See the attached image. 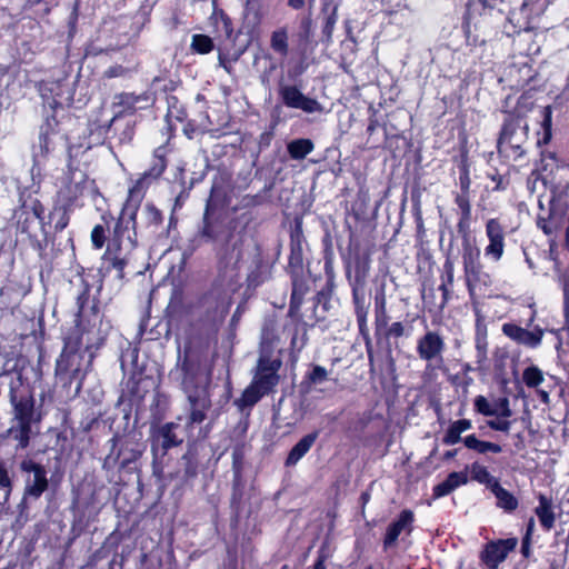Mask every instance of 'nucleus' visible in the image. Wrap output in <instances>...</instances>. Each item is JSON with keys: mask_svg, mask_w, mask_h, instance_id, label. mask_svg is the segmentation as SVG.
I'll return each mask as SVG.
<instances>
[{"mask_svg": "<svg viewBox=\"0 0 569 569\" xmlns=\"http://www.w3.org/2000/svg\"><path fill=\"white\" fill-rule=\"evenodd\" d=\"M170 377L178 381L187 395L189 415L186 419V427L192 433L194 425H201L211 408V399L208 391L209 373L202 365L201 356L186 346L183 351L179 350L177 365L170 372Z\"/></svg>", "mask_w": 569, "mask_h": 569, "instance_id": "nucleus-1", "label": "nucleus"}, {"mask_svg": "<svg viewBox=\"0 0 569 569\" xmlns=\"http://www.w3.org/2000/svg\"><path fill=\"white\" fill-rule=\"evenodd\" d=\"M33 371L30 361L21 355L8 358L1 370L0 377L8 378L9 400L22 397V391L29 386V373Z\"/></svg>", "mask_w": 569, "mask_h": 569, "instance_id": "nucleus-2", "label": "nucleus"}, {"mask_svg": "<svg viewBox=\"0 0 569 569\" xmlns=\"http://www.w3.org/2000/svg\"><path fill=\"white\" fill-rule=\"evenodd\" d=\"M528 137V126L518 119H509L503 123L498 151L507 158L517 160L525 154L523 144Z\"/></svg>", "mask_w": 569, "mask_h": 569, "instance_id": "nucleus-3", "label": "nucleus"}, {"mask_svg": "<svg viewBox=\"0 0 569 569\" xmlns=\"http://www.w3.org/2000/svg\"><path fill=\"white\" fill-rule=\"evenodd\" d=\"M166 148L159 147L156 149L153 154V164L149 171L144 172L129 189L128 199L123 208L127 211L137 209L144 197V191L149 187L150 182L159 178L166 169Z\"/></svg>", "mask_w": 569, "mask_h": 569, "instance_id": "nucleus-4", "label": "nucleus"}, {"mask_svg": "<svg viewBox=\"0 0 569 569\" xmlns=\"http://www.w3.org/2000/svg\"><path fill=\"white\" fill-rule=\"evenodd\" d=\"M13 407L14 419L17 420V429L11 430L18 439V446L27 447L29 435L31 431V422L34 416V402L31 396L16 398L14 402H10Z\"/></svg>", "mask_w": 569, "mask_h": 569, "instance_id": "nucleus-5", "label": "nucleus"}, {"mask_svg": "<svg viewBox=\"0 0 569 569\" xmlns=\"http://www.w3.org/2000/svg\"><path fill=\"white\" fill-rule=\"evenodd\" d=\"M187 418L188 416L186 418L178 417L179 422H168L158 429L152 440V452L154 460L162 459L169 449L177 447L182 442V438L176 433V429L180 427V422L186 423ZM198 426L199 425L193 426L192 433H189L187 431V427L184 426L186 435L188 437H194V429Z\"/></svg>", "mask_w": 569, "mask_h": 569, "instance_id": "nucleus-6", "label": "nucleus"}, {"mask_svg": "<svg viewBox=\"0 0 569 569\" xmlns=\"http://www.w3.org/2000/svg\"><path fill=\"white\" fill-rule=\"evenodd\" d=\"M136 212L127 211L126 208L114 224L113 239L110 243H114V248L120 251H132L136 247Z\"/></svg>", "mask_w": 569, "mask_h": 569, "instance_id": "nucleus-7", "label": "nucleus"}, {"mask_svg": "<svg viewBox=\"0 0 569 569\" xmlns=\"http://www.w3.org/2000/svg\"><path fill=\"white\" fill-rule=\"evenodd\" d=\"M81 360V356L78 352L63 351L56 365V375L64 386H71L73 381H77V392L81 389L83 379Z\"/></svg>", "mask_w": 569, "mask_h": 569, "instance_id": "nucleus-8", "label": "nucleus"}, {"mask_svg": "<svg viewBox=\"0 0 569 569\" xmlns=\"http://www.w3.org/2000/svg\"><path fill=\"white\" fill-rule=\"evenodd\" d=\"M280 367L281 360L272 359L262 347L252 382L269 393L279 382Z\"/></svg>", "mask_w": 569, "mask_h": 569, "instance_id": "nucleus-9", "label": "nucleus"}, {"mask_svg": "<svg viewBox=\"0 0 569 569\" xmlns=\"http://www.w3.org/2000/svg\"><path fill=\"white\" fill-rule=\"evenodd\" d=\"M88 186V177L82 170L69 169L62 178L58 197L62 202L72 204L79 197L83 196Z\"/></svg>", "mask_w": 569, "mask_h": 569, "instance_id": "nucleus-10", "label": "nucleus"}, {"mask_svg": "<svg viewBox=\"0 0 569 569\" xmlns=\"http://www.w3.org/2000/svg\"><path fill=\"white\" fill-rule=\"evenodd\" d=\"M565 210L556 204L552 203L550 208V213L548 218H539L537 221L538 227L547 234V236H555L549 240V249H550V257L555 261V268L556 270L559 269L557 259L555 257V252L557 249V234L562 229L563 224L567 222Z\"/></svg>", "mask_w": 569, "mask_h": 569, "instance_id": "nucleus-11", "label": "nucleus"}, {"mask_svg": "<svg viewBox=\"0 0 569 569\" xmlns=\"http://www.w3.org/2000/svg\"><path fill=\"white\" fill-rule=\"evenodd\" d=\"M279 96L288 108L299 109L306 113L322 112V104L316 99L309 98L302 91L291 84H282L279 88Z\"/></svg>", "mask_w": 569, "mask_h": 569, "instance_id": "nucleus-12", "label": "nucleus"}, {"mask_svg": "<svg viewBox=\"0 0 569 569\" xmlns=\"http://www.w3.org/2000/svg\"><path fill=\"white\" fill-rule=\"evenodd\" d=\"M479 259L480 250L466 238L462 244V263L470 296H473L476 282L480 278Z\"/></svg>", "mask_w": 569, "mask_h": 569, "instance_id": "nucleus-13", "label": "nucleus"}, {"mask_svg": "<svg viewBox=\"0 0 569 569\" xmlns=\"http://www.w3.org/2000/svg\"><path fill=\"white\" fill-rule=\"evenodd\" d=\"M488 246L485 248L486 258L498 262L505 252V231L497 219H489L486 223Z\"/></svg>", "mask_w": 569, "mask_h": 569, "instance_id": "nucleus-14", "label": "nucleus"}, {"mask_svg": "<svg viewBox=\"0 0 569 569\" xmlns=\"http://www.w3.org/2000/svg\"><path fill=\"white\" fill-rule=\"evenodd\" d=\"M517 546V539L510 538L489 542L481 553V559L489 569H497Z\"/></svg>", "mask_w": 569, "mask_h": 569, "instance_id": "nucleus-15", "label": "nucleus"}, {"mask_svg": "<svg viewBox=\"0 0 569 569\" xmlns=\"http://www.w3.org/2000/svg\"><path fill=\"white\" fill-rule=\"evenodd\" d=\"M502 332L515 342L528 348H538L541 345L543 329L536 327L533 330H527L515 323H503Z\"/></svg>", "mask_w": 569, "mask_h": 569, "instance_id": "nucleus-16", "label": "nucleus"}, {"mask_svg": "<svg viewBox=\"0 0 569 569\" xmlns=\"http://www.w3.org/2000/svg\"><path fill=\"white\" fill-rule=\"evenodd\" d=\"M445 341L439 333L428 331L417 342V352L420 359L431 362L442 360Z\"/></svg>", "mask_w": 569, "mask_h": 569, "instance_id": "nucleus-17", "label": "nucleus"}, {"mask_svg": "<svg viewBox=\"0 0 569 569\" xmlns=\"http://www.w3.org/2000/svg\"><path fill=\"white\" fill-rule=\"evenodd\" d=\"M412 522L413 513L410 510H402L398 518L387 528L383 539L385 548L393 546L401 533H410Z\"/></svg>", "mask_w": 569, "mask_h": 569, "instance_id": "nucleus-18", "label": "nucleus"}, {"mask_svg": "<svg viewBox=\"0 0 569 569\" xmlns=\"http://www.w3.org/2000/svg\"><path fill=\"white\" fill-rule=\"evenodd\" d=\"M475 409L477 412L490 418L501 413L512 415L509 399L506 397L489 400L485 396H478L475 399Z\"/></svg>", "mask_w": 569, "mask_h": 569, "instance_id": "nucleus-19", "label": "nucleus"}, {"mask_svg": "<svg viewBox=\"0 0 569 569\" xmlns=\"http://www.w3.org/2000/svg\"><path fill=\"white\" fill-rule=\"evenodd\" d=\"M370 266L371 259L369 254L356 257L353 269L347 272L351 289L365 290Z\"/></svg>", "mask_w": 569, "mask_h": 569, "instance_id": "nucleus-20", "label": "nucleus"}, {"mask_svg": "<svg viewBox=\"0 0 569 569\" xmlns=\"http://www.w3.org/2000/svg\"><path fill=\"white\" fill-rule=\"evenodd\" d=\"M151 102L150 97L147 93L133 94V93H119L114 97L113 104L119 107L117 116L122 113H133L138 109H143Z\"/></svg>", "mask_w": 569, "mask_h": 569, "instance_id": "nucleus-21", "label": "nucleus"}, {"mask_svg": "<svg viewBox=\"0 0 569 569\" xmlns=\"http://www.w3.org/2000/svg\"><path fill=\"white\" fill-rule=\"evenodd\" d=\"M89 299V291L86 289L81 295L78 296V326L82 330H89V327H96L101 322V317L98 307L93 305L90 309V316L87 313L84 303Z\"/></svg>", "mask_w": 569, "mask_h": 569, "instance_id": "nucleus-22", "label": "nucleus"}, {"mask_svg": "<svg viewBox=\"0 0 569 569\" xmlns=\"http://www.w3.org/2000/svg\"><path fill=\"white\" fill-rule=\"evenodd\" d=\"M23 470L33 473L32 481H29L27 493L39 498L48 488L47 472L42 465H22Z\"/></svg>", "mask_w": 569, "mask_h": 569, "instance_id": "nucleus-23", "label": "nucleus"}, {"mask_svg": "<svg viewBox=\"0 0 569 569\" xmlns=\"http://www.w3.org/2000/svg\"><path fill=\"white\" fill-rule=\"evenodd\" d=\"M468 481V476L465 472H452L448 476V478L437 485L433 488V498H441L449 495L456 488L461 485H465Z\"/></svg>", "mask_w": 569, "mask_h": 569, "instance_id": "nucleus-24", "label": "nucleus"}, {"mask_svg": "<svg viewBox=\"0 0 569 569\" xmlns=\"http://www.w3.org/2000/svg\"><path fill=\"white\" fill-rule=\"evenodd\" d=\"M262 20V10L258 1L248 0L243 16V29L251 33L260 24Z\"/></svg>", "mask_w": 569, "mask_h": 569, "instance_id": "nucleus-25", "label": "nucleus"}, {"mask_svg": "<svg viewBox=\"0 0 569 569\" xmlns=\"http://www.w3.org/2000/svg\"><path fill=\"white\" fill-rule=\"evenodd\" d=\"M131 251H120L118 248H114V243H109L106 260L111 264V267L117 271V277L119 279L123 278V269L128 263L129 253Z\"/></svg>", "mask_w": 569, "mask_h": 569, "instance_id": "nucleus-26", "label": "nucleus"}, {"mask_svg": "<svg viewBox=\"0 0 569 569\" xmlns=\"http://www.w3.org/2000/svg\"><path fill=\"white\" fill-rule=\"evenodd\" d=\"M536 515L540 525L550 530L555 525V513L552 510V501L545 495H539V505L536 508Z\"/></svg>", "mask_w": 569, "mask_h": 569, "instance_id": "nucleus-27", "label": "nucleus"}, {"mask_svg": "<svg viewBox=\"0 0 569 569\" xmlns=\"http://www.w3.org/2000/svg\"><path fill=\"white\" fill-rule=\"evenodd\" d=\"M268 392L261 389L254 382H251L242 392L241 397L234 401L239 409L250 408L254 406Z\"/></svg>", "mask_w": 569, "mask_h": 569, "instance_id": "nucleus-28", "label": "nucleus"}, {"mask_svg": "<svg viewBox=\"0 0 569 569\" xmlns=\"http://www.w3.org/2000/svg\"><path fill=\"white\" fill-rule=\"evenodd\" d=\"M318 438V432H311L301 438L291 449L286 462H298L311 449Z\"/></svg>", "mask_w": 569, "mask_h": 569, "instance_id": "nucleus-29", "label": "nucleus"}, {"mask_svg": "<svg viewBox=\"0 0 569 569\" xmlns=\"http://www.w3.org/2000/svg\"><path fill=\"white\" fill-rule=\"evenodd\" d=\"M471 427L472 423L469 419L453 421L443 436V442L450 446L458 443L461 440V433L470 430Z\"/></svg>", "mask_w": 569, "mask_h": 569, "instance_id": "nucleus-30", "label": "nucleus"}, {"mask_svg": "<svg viewBox=\"0 0 569 569\" xmlns=\"http://www.w3.org/2000/svg\"><path fill=\"white\" fill-rule=\"evenodd\" d=\"M456 203L460 210V219L458 222V230L467 233L471 217V206L468 197V192L463 191L456 197Z\"/></svg>", "mask_w": 569, "mask_h": 569, "instance_id": "nucleus-31", "label": "nucleus"}, {"mask_svg": "<svg viewBox=\"0 0 569 569\" xmlns=\"http://www.w3.org/2000/svg\"><path fill=\"white\" fill-rule=\"evenodd\" d=\"M463 442L468 449L473 450L478 453H498L501 451V447L499 445L489 441H482L478 439L475 435L467 436L463 439Z\"/></svg>", "mask_w": 569, "mask_h": 569, "instance_id": "nucleus-32", "label": "nucleus"}, {"mask_svg": "<svg viewBox=\"0 0 569 569\" xmlns=\"http://www.w3.org/2000/svg\"><path fill=\"white\" fill-rule=\"evenodd\" d=\"M491 491L496 496L497 505L500 508L507 511H512L517 508L518 500L509 491L500 487L499 482H493Z\"/></svg>", "mask_w": 569, "mask_h": 569, "instance_id": "nucleus-33", "label": "nucleus"}, {"mask_svg": "<svg viewBox=\"0 0 569 569\" xmlns=\"http://www.w3.org/2000/svg\"><path fill=\"white\" fill-rule=\"evenodd\" d=\"M352 300L359 328L362 329L366 326L368 317V306L366 305L365 290L352 289Z\"/></svg>", "mask_w": 569, "mask_h": 569, "instance_id": "nucleus-34", "label": "nucleus"}, {"mask_svg": "<svg viewBox=\"0 0 569 569\" xmlns=\"http://www.w3.org/2000/svg\"><path fill=\"white\" fill-rule=\"evenodd\" d=\"M203 306L207 307L208 315H207V321L217 325L223 321L228 308L224 306V303H219L218 301H213L209 298H206L203 301Z\"/></svg>", "mask_w": 569, "mask_h": 569, "instance_id": "nucleus-35", "label": "nucleus"}, {"mask_svg": "<svg viewBox=\"0 0 569 569\" xmlns=\"http://www.w3.org/2000/svg\"><path fill=\"white\" fill-rule=\"evenodd\" d=\"M313 150V143L309 139H297L288 144V152L295 160L305 159Z\"/></svg>", "mask_w": 569, "mask_h": 569, "instance_id": "nucleus-36", "label": "nucleus"}, {"mask_svg": "<svg viewBox=\"0 0 569 569\" xmlns=\"http://www.w3.org/2000/svg\"><path fill=\"white\" fill-rule=\"evenodd\" d=\"M71 204H67L62 202L61 206H56L53 210L49 214L50 222L54 223V229L58 231H62L69 223V212L68 208Z\"/></svg>", "mask_w": 569, "mask_h": 569, "instance_id": "nucleus-37", "label": "nucleus"}, {"mask_svg": "<svg viewBox=\"0 0 569 569\" xmlns=\"http://www.w3.org/2000/svg\"><path fill=\"white\" fill-rule=\"evenodd\" d=\"M270 46L273 51L286 57L288 54V33L287 30L280 28L272 32Z\"/></svg>", "mask_w": 569, "mask_h": 569, "instance_id": "nucleus-38", "label": "nucleus"}, {"mask_svg": "<svg viewBox=\"0 0 569 569\" xmlns=\"http://www.w3.org/2000/svg\"><path fill=\"white\" fill-rule=\"evenodd\" d=\"M515 422H516V419H512V415H507V413L502 415L501 413V415L491 417L487 421V425L496 431L509 433L512 426L515 425Z\"/></svg>", "mask_w": 569, "mask_h": 569, "instance_id": "nucleus-39", "label": "nucleus"}, {"mask_svg": "<svg viewBox=\"0 0 569 569\" xmlns=\"http://www.w3.org/2000/svg\"><path fill=\"white\" fill-rule=\"evenodd\" d=\"M488 341L487 332L485 329L478 328L476 336V359L479 366H483L488 359Z\"/></svg>", "mask_w": 569, "mask_h": 569, "instance_id": "nucleus-40", "label": "nucleus"}, {"mask_svg": "<svg viewBox=\"0 0 569 569\" xmlns=\"http://www.w3.org/2000/svg\"><path fill=\"white\" fill-rule=\"evenodd\" d=\"M471 478L487 485L490 489H492L493 482H498L482 465H471Z\"/></svg>", "mask_w": 569, "mask_h": 569, "instance_id": "nucleus-41", "label": "nucleus"}, {"mask_svg": "<svg viewBox=\"0 0 569 569\" xmlns=\"http://www.w3.org/2000/svg\"><path fill=\"white\" fill-rule=\"evenodd\" d=\"M522 379L527 387L537 388L543 381V373L539 368L532 366L523 371Z\"/></svg>", "mask_w": 569, "mask_h": 569, "instance_id": "nucleus-42", "label": "nucleus"}, {"mask_svg": "<svg viewBox=\"0 0 569 569\" xmlns=\"http://www.w3.org/2000/svg\"><path fill=\"white\" fill-rule=\"evenodd\" d=\"M191 48L193 51L204 54L212 50L213 42L208 36L194 34L192 37Z\"/></svg>", "mask_w": 569, "mask_h": 569, "instance_id": "nucleus-43", "label": "nucleus"}, {"mask_svg": "<svg viewBox=\"0 0 569 569\" xmlns=\"http://www.w3.org/2000/svg\"><path fill=\"white\" fill-rule=\"evenodd\" d=\"M91 241L96 249H101L106 243V228L97 224L91 231Z\"/></svg>", "mask_w": 569, "mask_h": 569, "instance_id": "nucleus-44", "label": "nucleus"}, {"mask_svg": "<svg viewBox=\"0 0 569 569\" xmlns=\"http://www.w3.org/2000/svg\"><path fill=\"white\" fill-rule=\"evenodd\" d=\"M308 378L312 383H321L327 380L328 371L325 367L317 365L312 368Z\"/></svg>", "mask_w": 569, "mask_h": 569, "instance_id": "nucleus-45", "label": "nucleus"}, {"mask_svg": "<svg viewBox=\"0 0 569 569\" xmlns=\"http://www.w3.org/2000/svg\"><path fill=\"white\" fill-rule=\"evenodd\" d=\"M242 259V251L238 246V241L232 243V251L229 254H226L227 264L237 266L239 261Z\"/></svg>", "mask_w": 569, "mask_h": 569, "instance_id": "nucleus-46", "label": "nucleus"}, {"mask_svg": "<svg viewBox=\"0 0 569 569\" xmlns=\"http://www.w3.org/2000/svg\"><path fill=\"white\" fill-rule=\"evenodd\" d=\"M563 313L566 325H569V277L563 278Z\"/></svg>", "mask_w": 569, "mask_h": 569, "instance_id": "nucleus-47", "label": "nucleus"}, {"mask_svg": "<svg viewBox=\"0 0 569 569\" xmlns=\"http://www.w3.org/2000/svg\"><path fill=\"white\" fill-rule=\"evenodd\" d=\"M542 126L545 129V142H547L551 137V109L549 107L543 110Z\"/></svg>", "mask_w": 569, "mask_h": 569, "instance_id": "nucleus-48", "label": "nucleus"}, {"mask_svg": "<svg viewBox=\"0 0 569 569\" xmlns=\"http://www.w3.org/2000/svg\"><path fill=\"white\" fill-rule=\"evenodd\" d=\"M146 212H147V216H148V219L150 222L156 223V224L161 222V220H162L161 212L154 206L147 204Z\"/></svg>", "mask_w": 569, "mask_h": 569, "instance_id": "nucleus-49", "label": "nucleus"}, {"mask_svg": "<svg viewBox=\"0 0 569 569\" xmlns=\"http://www.w3.org/2000/svg\"><path fill=\"white\" fill-rule=\"evenodd\" d=\"M127 72L122 66H112L104 71L106 78H118L124 76Z\"/></svg>", "mask_w": 569, "mask_h": 569, "instance_id": "nucleus-50", "label": "nucleus"}, {"mask_svg": "<svg viewBox=\"0 0 569 569\" xmlns=\"http://www.w3.org/2000/svg\"><path fill=\"white\" fill-rule=\"evenodd\" d=\"M403 333H405V327L401 322H393L388 329V335L390 337L399 338V337L403 336Z\"/></svg>", "mask_w": 569, "mask_h": 569, "instance_id": "nucleus-51", "label": "nucleus"}, {"mask_svg": "<svg viewBox=\"0 0 569 569\" xmlns=\"http://www.w3.org/2000/svg\"><path fill=\"white\" fill-rule=\"evenodd\" d=\"M0 486L7 489V492L10 491L11 481L8 476V471L4 469L3 465H0Z\"/></svg>", "mask_w": 569, "mask_h": 569, "instance_id": "nucleus-52", "label": "nucleus"}, {"mask_svg": "<svg viewBox=\"0 0 569 569\" xmlns=\"http://www.w3.org/2000/svg\"><path fill=\"white\" fill-rule=\"evenodd\" d=\"M32 210H33L34 216L39 220V222L41 224H44L46 223V221H44L46 219H44V208H43V206L39 201H36L33 203Z\"/></svg>", "mask_w": 569, "mask_h": 569, "instance_id": "nucleus-53", "label": "nucleus"}, {"mask_svg": "<svg viewBox=\"0 0 569 569\" xmlns=\"http://www.w3.org/2000/svg\"><path fill=\"white\" fill-rule=\"evenodd\" d=\"M208 210L206 211V214H204V227H203V236L212 239V240H216L217 237L214 234V228L213 226L208 221Z\"/></svg>", "mask_w": 569, "mask_h": 569, "instance_id": "nucleus-54", "label": "nucleus"}, {"mask_svg": "<svg viewBox=\"0 0 569 569\" xmlns=\"http://www.w3.org/2000/svg\"><path fill=\"white\" fill-rule=\"evenodd\" d=\"M445 269H446V273L448 277V281L450 283H452V281H453V263L451 261L447 260L445 263Z\"/></svg>", "mask_w": 569, "mask_h": 569, "instance_id": "nucleus-55", "label": "nucleus"}, {"mask_svg": "<svg viewBox=\"0 0 569 569\" xmlns=\"http://www.w3.org/2000/svg\"><path fill=\"white\" fill-rule=\"evenodd\" d=\"M305 4V0H289V6L293 9H300Z\"/></svg>", "mask_w": 569, "mask_h": 569, "instance_id": "nucleus-56", "label": "nucleus"}, {"mask_svg": "<svg viewBox=\"0 0 569 569\" xmlns=\"http://www.w3.org/2000/svg\"><path fill=\"white\" fill-rule=\"evenodd\" d=\"M483 7H488V8H495L499 2L500 0H479Z\"/></svg>", "mask_w": 569, "mask_h": 569, "instance_id": "nucleus-57", "label": "nucleus"}, {"mask_svg": "<svg viewBox=\"0 0 569 569\" xmlns=\"http://www.w3.org/2000/svg\"><path fill=\"white\" fill-rule=\"evenodd\" d=\"M139 459V456L137 452H133L131 457H123L121 458L120 462L122 463H126V462H134L136 460Z\"/></svg>", "mask_w": 569, "mask_h": 569, "instance_id": "nucleus-58", "label": "nucleus"}, {"mask_svg": "<svg viewBox=\"0 0 569 569\" xmlns=\"http://www.w3.org/2000/svg\"><path fill=\"white\" fill-rule=\"evenodd\" d=\"M538 395L543 403L549 402V393L546 390H538Z\"/></svg>", "mask_w": 569, "mask_h": 569, "instance_id": "nucleus-59", "label": "nucleus"}, {"mask_svg": "<svg viewBox=\"0 0 569 569\" xmlns=\"http://www.w3.org/2000/svg\"><path fill=\"white\" fill-rule=\"evenodd\" d=\"M219 64L228 72L230 73V66L224 61V59L220 56L219 57Z\"/></svg>", "mask_w": 569, "mask_h": 569, "instance_id": "nucleus-60", "label": "nucleus"}, {"mask_svg": "<svg viewBox=\"0 0 569 569\" xmlns=\"http://www.w3.org/2000/svg\"><path fill=\"white\" fill-rule=\"evenodd\" d=\"M523 254H525V257H526V262H527L528 267H529L531 270H533V269H535L533 262H532V260L529 258V256H528V253H527V251H526V250H523Z\"/></svg>", "mask_w": 569, "mask_h": 569, "instance_id": "nucleus-61", "label": "nucleus"}, {"mask_svg": "<svg viewBox=\"0 0 569 569\" xmlns=\"http://www.w3.org/2000/svg\"><path fill=\"white\" fill-rule=\"evenodd\" d=\"M315 569H326L325 561L322 558H319L315 563Z\"/></svg>", "mask_w": 569, "mask_h": 569, "instance_id": "nucleus-62", "label": "nucleus"}, {"mask_svg": "<svg viewBox=\"0 0 569 569\" xmlns=\"http://www.w3.org/2000/svg\"><path fill=\"white\" fill-rule=\"evenodd\" d=\"M240 466L241 465H234V468H233V473H234V477L238 478L239 475H240Z\"/></svg>", "mask_w": 569, "mask_h": 569, "instance_id": "nucleus-63", "label": "nucleus"}, {"mask_svg": "<svg viewBox=\"0 0 569 569\" xmlns=\"http://www.w3.org/2000/svg\"><path fill=\"white\" fill-rule=\"evenodd\" d=\"M331 31H332V23L330 21H328V24L326 27V32L328 33L329 37L331 34Z\"/></svg>", "mask_w": 569, "mask_h": 569, "instance_id": "nucleus-64", "label": "nucleus"}]
</instances>
